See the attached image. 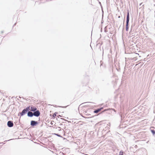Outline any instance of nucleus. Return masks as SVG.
Instances as JSON below:
<instances>
[{"mask_svg":"<svg viewBox=\"0 0 155 155\" xmlns=\"http://www.w3.org/2000/svg\"><path fill=\"white\" fill-rule=\"evenodd\" d=\"M40 115V112L38 110H37L34 113L30 111V117H32L33 115L36 117H38Z\"/></svg>","mask_w":155,"mask_h":155,"instance_id":"obj_1","label":"nucleus"},{"mask_svg":"<svg viewBox=\"0 0 155 155\" xmlns=\"http://www.w3.org/2000/svg\"><path fill=\"white\" fill-rule=\"evenodd\" d=\"M7 125L9 127H12L13 126V124L11 121H9L8 122Z\"/></svg>","mask_w":155,"mask_h":155,"instance_id":"obj_5","label":"nucleus"},{"mask_svg":"<svg viewBox=\"0 0 155 155\" xmlns=\"http://www.w3.org/2000/svg\"><path fill=\"white\" fill-rule=\"evenodd\" d=\"M120 155H123V152L120 151Z\"/></svg>","mask_w":155,"mask_h":155,"instance_id":"obj_9","label":"nucleus"},{"mask_svg":"<svg viewBox=\"0 0 155 155\" xmlns=\"http://www.w3.org/2000/svg\"><path fill=\"white\" fill-rule=\"evenodd\" d=\"M103 108L101 107L100 108L98 109L97 110H94V112L95 113H97L99 111H100L101 110L103 109Z\"/></svg>","mask_w":155,"mask_h":155,"instance_id":"obj_6","label":"nucleus"},{"mask_svg":"<svg viewBox=\"0 0 155 155\" xmlns=\"http://www.w3.org/2000/svg\"><path fill=\"white\" fill-rule=\"evenodd\" d=\"M38 124L37 121H35L33 120H32L31 122V125L32 126H34Z\"/></svg>","mask_w":155,"mask_h":155,"instance_id":"obj_4","label":"nucleus"},{"mask_svg":"<svg viewBox=\"0 0 155 155\" xmlns=\"http://www.w3.org/2000/svg\"><path fill=\"white\" fill-rule=\"evenodd\" d=\"M129 20V12H127V21H126V31H127L129 28L128 26V22Z\"/></svg>","mask_w":155,"mask_h":155,"instance_id":"obj_2","label":"nucleus"},{"mask_svg":"<svg viewBox=\"0 0 155 155\" xmlns=\"http://www.w3.org/2000/svg\"><path fill=\"white\" fill-rule=\"evenodd\" d=\"M31 110L32 111H35L37 110V108L36 107H31Z\"/></svg>","mask_w":155,"mask_h":155,"instance_id":"obj_7","label":"nucleus"},{"mask_svg":"<svg viewBox=\"0 0 155 155\" xmlns=\"http://www.w3.org/2000/svg\"><path fill=\"white\" fill-rule=\"evenodd\" d=\"M151 132L153 134H155V131L154 130H152Z\"/></svg>","mask_w":155,"mask_h":155,"instance_id":"obj_8","label":"nucleus"},{"mask_svg":"<svg viewBox=\"0 0 155 155\" xmlns=\"http://www.w3.org/2000/svg\"><path fill=\"white\" fill-rule=\"evenodd\" d=\"M29 109V107H27L26 109H25L22 111V112L21 113V115H23L25 114L26 113L28 112L27 114L29 116V111H28V110Z\"/></svg>","mask_w":155,"mask_h":155,"instance_id":"obj_3","label":"nucleus"},{"mask_svg":"<svg viewBox=\"0 0 155 155\" xmlns=\"http://www.w3.org/2000/svg\"><path fill=\"white\" fill-rule=\"evenodd\" d=\"M56 116V114H55V113H54V114H53V117H55Z\"/></svg>","mask_w":155,"mask_h":155,"instance_id":"obj_10","label":"nucleus"}]
</instances>
